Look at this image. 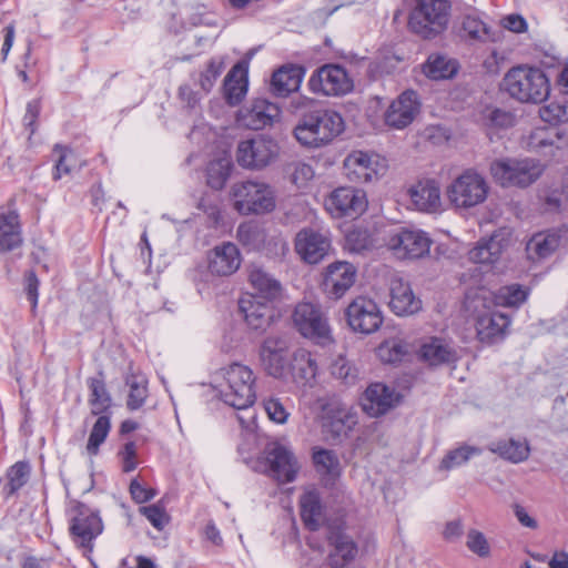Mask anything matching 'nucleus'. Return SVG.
<instances>
[{
    "instance_id": "ddd939ff",
    "label": "nucleus",
    "mask_w": 568,
    "mask_h": 568,
    "mask_svg": "<svg viewBox=\"0 0 568 568\" xmlns=\"http://www.w3.org/2000/svg\"><path fill=\"white\" fill-rule=\"evenodd\" d=\"M324 207L334 219L357 217L367 209L366 193L353 186L336 187L325 197Z\"/></svg>"
},
{
    "instance_id": "0eeeda50",
    "label": "nucleus",
    "mask_w": 568,
    "mask_h": 568,
    "mask_svg": "<svg viewBox=\"0 0 568 568\" xmlns=\"http://www.w3.org/2000/svg\"><path fill=\"white\" fill-rule=\"evenodd\" d=\"M487 194L486 180L473 170H466L447 189L450 203L460 209H469L483 203Z\"/></svg>"
},
{
    "instance_id": "39448f33",
    "label": "nucleus",
    "mask_w": 568,
    "mask_h": 568,
    "mask_svg": "<svg viewBox=\"0 0 568 568\" xmlns=\"http://www.w3.org/2000/svg\"><path fill=\"white\" fill-rule=\"evenodd\" d=\"M234 209L243 215L265 214L276 206L274 190L264 182L242 181L234 183L231 189Z\"/></svg>"
},
{
    "instance_id": "5fc2aeb1",
    "label": "nucleus",
    "mask_w": 568,
    "mask_h": 568,
    "mask_svg": "<svg viewBox=\"0 0 568 568\" xmlns=\"http://www.w3.org/2000/svg\"><path fill=\"white\" fill-rule=\"evenodd\" d=\"M377 355L383 362L395 364L406 355V348L402 341H385L378 346Z\"/></svg>"
},
{
    "instance_id": "1a4fd4ad",
    "label": "nucleus",
    "mask_w": 568,
    "mask_h": 568,
    "mask_svg": "<svg viewBox=\"0 0 568 568\" xmlns=\"http://www.w3.org/2000/svg\"><path fill=\"white\" fill-rule=\"evenodd\" d=\"M307 87L315 94L342 97L352 92L354 82L345 68L339 64L327 63L313 71Z\"/></svg>"
},
{
    "instance_id": "7c9ffc66",
    "label": "nucleus",
    "mask_w": 568,
    "mask_h": 568,
    "mask_svg": "<svg viewBox=\"0 0 568 568\" xmlns=\"http://www.w3.org/2000/svg\"><path fill=\"white\" fill-rule=\"evenodd\" d=\"M247 273L248 282L257 293L254 296L268 302L281 298L283 287L280 281L270 275L261 266L254 264L250 265Z\"/></svg>"
},
{
    "instance_id": "bb28decb",
    "label": "nucleus",
    "mask_w": 568,
    "mask_h": 568,
    "mask_svg": "<svg viewBox=\"0 0 568 568\" xmlns=\"http://www.w3.org/2000/svg\"><path fill=\"white\" fill-rule=\"evenodd\" d=\"M241 265V254L237 246L231 242L216 245L207 254V268L211 274L230 276Z\"/></svg>"
},
{
    "instance_id": "09e8293b",
    "label": "nucleus",
    "mask_w": 568,
    "mask_h": 568,
    "mask_svg": "<svg viewBox=\"0 0 568 568\" xmlns=\"http://www.w3.org/2000/svg\"><path fill=\"white\" fill-rule=\"evenodd\" d=\"M111 414L112 413H104L98 415L99 417L93 424L87 444V450L89 455H97L99 453L100 446L106 439L111 429Z\"/></svg>"
},
{
    "instance_id": "2eb2a0df",
    "label": "nucleus",
    "mask_w": 568,
    "mask_h": 568,
    "mask_svg": "<svg viewBox=\"0 0 568 568\" xmlns=\"http://www.w3.org/2000/svg\"><path fill=\"white\" fill-rule=\"evenodd\" d=\"M294 248L304 263L316 265L328 255L332 242L322 232L312 227H304L295 235Z\"/></svg>"
},
{
    "instance_id": "bf43d9fd",
    "label": "nucleus",
    "mask_w": 568,
    "mask_h": 568,
    "mask_svg": "<svg viewBox=\"0 0 568 568\" xmlns=\"http://www.w3.org/2000/svg\"><path fill=\"white\" fill-rule=\"evenodd\" d=\"M293 368L296 375L305 382L314 379L317 373V364L310 354H302L300 357H296Z\"/></svg>"
},
{
    "instance_id": "c9c22d12",
    "label": "nucleus",
    "mask_w": 568,
    "mask_h": 568,
    "mask_svg": "<svg viewBox=\"0 0 568 568\" xmlns=\"http://www.w3.org/2000/svg\"><path fill=\"white\" fill-rule=\"evenodd\" d=\"M247 65L244 62H237L226 74L223 82L224 97L226 102L235 106L241 103L247 85Z\"/></svg>"
},
{
    "instance_id": "4468645a",
    "label": "nucleus",
    "mask_w": 568,
    "mask_h": 568,
    "mask_svg": "<svg viewBox=\"0 0 568 568\" xmlns=\"http://www.w3.org/2000/svg\"><path fill=\"white\" fill-rule=\"evenodd\" d=\"M72 510L74 516L69 527L72 540L78 547L92 551L93 540L103 531L102 519L83 503H77Z\"/></svg>"
},
{
    "instance_id": "864d4df0",
    "label": "nucleus",
    "mask_w": 568,
    "mask_h": 568,
    "mask_svg": "<svg viewBox=\"0 0 568 568\" xmlns=\"http://www.w3.org/2000/svg\"><path fill=\"white\" fill-rule=\"evenodd\" d=\"M373 246L371 233L366 229L354 227L345 236V248L352 253H362Z\"/></svg>"
},
{
    "instance_id": "e2e57ef3",
    "label": "nucleus",
    "mask_w": 568,
    "mask_h": 568,
    "mask_svg": "<svg viewBox=\"0 0 568 568\" xmlns=\"http://www.w3.org/2000/svg\"><path fill=\"white\" fill-rule=\"evenodd\" d=\"M41 99H33L27 103L26 113L23 116V125L29 130L30 135L37 131V121L41 113Z\"/></svg>"
},
{
    "instance_id": "4c0bfd02",
    "label": "nucleus",
    "mask_w": 568,
    "mask_h": 568,
    "mask_svg": "<svg viewBox=\"0 0 568 568\" xmlns=\"http://www.w3.org/2000/svg\"><path fill=\"white\" fill-rule=\"evenodd\" d=\"M22 245L20 216L16 210L0 213V251L11 252Z\"/></svg>"
},
{
    "instance_id": "f8f14e48",
    "label": "nucleus",
    "mask_w": 568,
    "mask_h": 568,
    "mask_svg": "<svg viewBox=\"0 0 568 568\" xmlns=\"http://www.w3.org/2000/svg\"><path fill=\"white\" fill-rule=\"evenodd\" d=\"M344 314L349 328L355 333L364 335L378 331L384 321L377 303L366 296L355 297L347 305Z\"/></svg>"
},
{
    "instance_id": "de8ad7c7",
    "label": "nucleus",
    "mask_w": 568,
    "mask_h": 568,
    "mask_svg": "<svg viewBox=\"0 0 568 568\" xmlns=\"http://www.w3.org/2000/svg\"><path fill=\"white\" fill-rule=\"evenodd\" d=\"M233 164L229 159H217L209 163L206 168V183L216 191L222 190L231 176Z\"/></svg>"
},
{
    "instance_id": "6ab92c4d",
    "label": "nucleus",
    "mask_w": 568,
    "mask_h": 568,
    "mask_svg": "<svg viewBox=\"0 0 568 568\" xmlns=\"http://www.w3.org/2000/svg\"><path fill=\"white\" fill-rule=\"evenodd\" d=\"M402 395L395 388L376 382L367 386L361 397L363 410L371 417H379L399 405Z\"/></svg>"
},
{
    "instance_id": "f257e3e1",
    "label": "nucleus",
    "mask_w": 568,
    "mask_h": 568,
    "mask_svg": "<svg viewBox=\"0 0 568 568\" xmlns=\"http://www.w3.org/2000/svg\"><path fill=\"white\" fill-rule=\"evenodd\" d=\"M344 129V120L337 111L314 106L301 114L293 134L301 145L320 149L328 145Z\"/></svg>"
},
{
    "instance_id": "a19ab883",
    "label": "nucleus",
    "mask_w": 568,
    "mask_h": 568,
    "mask_svg": "<svg viewBox=\"0 0 568 568\" xmlns=\"http://www.w3.org/2000/svg\"><path fill=\"white\" fill-rule=\"evenodd\" d=\"M459 36L470 44L486 43L493 39L490 27L473 14L463 17Z\"/></svg>"
},
{
    "instance_id": "052dcab7",
    "label": "nucleus",
    "mask_w": 568,
    "mask_h": 568,
    "mask_svg": "<svg viewBox=\"0 0 568 568\" xmlns=\"http://www.w3.org/2000/svg\"><path fill=\"white\" fill-rule=\"evenodd\" d=\"M118 457L121 460V468L123 473L133 471L136 466V444L133 440H130L123 445V447L118 452Z\"/></svg>"
},
{
    "instance_id": "f03ea898",
    "label": "nucleus",
    "mask_w": 568,
    "mask_h": 568,
    "mask_svg": "<svg viewBox=\"0 0 568 568\" xmlns=\"http://www.w3.org/2000/svg\"><path fill=\"white\" fill-rule=\"evenodd\" d=\"M501 90L511 98L525 103H541L550 94V79L537 67L516 65L504 75Z\"/></svg>"
},
{
    "instance_id": "b1692460",
    "label": "nucleus",
    "mask_w": 568,
    "mask_h": 568,
    "mask_svg": "<svg viewBox=\"0 0 568 568\" xmlns=\"http://www.w3.org/2000/svg\"><path fill=\"white\" fill-rule=\"evenodd\" d=\"M419 109L420 102L417 92L406 90L386 110L385 123L390 128L402 130L414 121Z\"/></svg>"
},
{
    "instance_id": "4be33fe9",
    "label": "nucleus",
    "mask_w": 568,
    "mask_h": 568,
    "mask_svg": "<svg viewBox=\"0 0 568 568\" xmlns=\"http://www.w3.org/2000/svg\"><path fill=\"white\" fill-rule=\"evenodd\" d=\"M272 303L260 300L254 294H247L240 298V313L252 331L264 332L272 324L276 315Z\"/></svg>"
},
{
    "instance_id": "680f3d73",
    "label": "nucleus",
    "mask_w": 568,
    "mask_h": 568,
    "mask_svg": "<svg viewBox=\"0 0 568 568\" xmlns=\"http://www.w3.org/2000/svg\"><path fill=\"white\" fill-rule=\"evenodd\" d=\"M23 280L24 291L31 303V310L34 313L38 305L40 281L33 270L26 271Z\"/></svg>"
},
{
    "instance_id": "7ed1b4c3",
    "label": "nucleus",
    "mask_w": 568,
    "mask_h": 568,
    "mask_svg": "<svg viewBox=\"0 0 568 568\" xmlns=\"http://www.w3.org/2000/svg\"><path fill=\"white\" fill-rule=\"evenodd\" d=\"M450 9L448 0H416L409 12L408 28L422 39H435L447 29Z\"/></svg>"
},
{
    "instance_id": "774afa93",
    "label": "nucleus",
    "mask_w": 568,
    "mask_h": 568,
    "mask_svg": "<svg viewBox=\"0 0 568 568\" xmlns=\"http://www.w3.org/2000/svg\"><path fill=\"white\" fill-rule=\"evenodd\" d=\"M333 374L346 385H353L357 379V369L345 362L336 363L333 367Z\"/></svg>"
},
{
    "instance_id": "393cba45",
    "label": "nucleus",
    "mask_w": 568,
    "mask_h": 568,
    "mask_svg": "<svg viewBox=\"0 0 568 568\" xmlns=\"http://www.w3.org/2000/svg\"><path fill=\"white\" fill-rule=\"evenodd\" d=\"M281 116V109L277 104L264 98H257L239 112V119L244 126L258 131L272 125Z\"/></svg>"
},
{
    "instance_id": "a211bd4d",
    "label": "nucleus",
    "mask_w": 568,
    "mask_h": 568,
    "mask_svg": "<svg viewBox=\"0 0 568 568\" xmlns=\"http://www.w3.org/2000/svg\"><path fill=\"white\" fill-rule=\"evenodd\" d=\"M265 459L270 476L278 484H288L295 480L300 467L295 455L286 446L277 442L268 444L265 449Z\"/></svg>"
},
{
    "instance_id": "c03bdc74",
    "label": "nucleus",
    "mask_w": 568,
    "mask_h": 568,
    "mask_svg": "<svg viewBox=\"0 0 568 568\" xmlns=\"http://www.w3.org/2000/svg\"><path fill=\"white\" fill-rule=\"evenodd\" d=\"M239 242L248 251H260L266 241V231L257 222L250 221L239 225L236 230Z\"/></svg>"
},
{
    "instance_id": "f704fd0d",
    "label": "nucleus",
    "mask_w": 568,
    "mask_h": 568,
    "mask_svg": "<svg viewBox=\"0 0 568 568\" xmlns=\"http://www.w3.org/2000/svg\"><path fill=\"white\" fill-rule=\"evenodd\" d=\"M565 139V133L558 128H538L534 130L527 141V148L544 156H554L555 150H559V141Z\"/></svg>"
},
{
    "instance_id": "e433bc0d",
    "label": "nucleus",
    "mask_w": 568,
    "mask_h": 568,
    "mask_svg": "<svg viewBox=\"0 0 568 568\" xmlns=\"http://www.w3.org/2000/svg\"><path fill=\"white\" fill-rule=\"evenodd\" d=\"M312 462L323 481L335 483L339 478L342 468L334 450L315 446L312 448Z\"/></svg>"
},
{
    "instance_id": "a878e982",
    "label": "nucleus",
    "mask_w": 568,
    "mask_h": 568,
    "mask_svg": "<svg viewBox=\"0 0 568 568\" xmlns=\"http://www.w3.org/2000/svg\"><path fill=\"white\" fill-rule=\"evenodd\" d=\"M327 542L333 548L326 558L329 568H347L357 557L356 542L339 528H329Z\"/></svg>"
},
{
    "instance_id": "4d7b16f0",
    "label": "nucleus",
    "mask_w": 568,
    "mask_h": 568,
    "mask_svg": "<svg viewBox=\"0 0 568 568\" xmlns=\"http://www.w3.org/2000/svg\"><path fill=\"white\" fill-rule=\"evenodd\" d=\"M467 548L480 558H487L490 555V546L485 535L476 529H470L467 534Z\"/></svg>"
},
{
    "instance_id": "58836bf2",
    "label": "nucleus",
    "mask_w": 568,
    "mask_h": 568,
    "mask_svg": "<svg viewBox=\"0 0 568 568\" xmlns=\"http://www.w3.org/2000/svg\"><path fill=\"white\" fill-rule=\"evenodd\" d=\"M87 385L90 389L89 404L91 406V414L111 413L112 397L106 389L103 372L99 371L97 376L89 377Z\"/></svg>"
},
{
    "instance_id": "338daca9",
    "label": "nucleus",
    "mask_w": 568,
    "mask_h": 568,
    "mask_svg": "<svg viewBox=\"0 0 568 568\" xmlns=\"http://www.w3.org/2000/svg\"><path fill=\"white\" fill-rule=\"evenodd\" d=\"M130 494L134 501L143 504L151 500L156 495V491L153 488L143 487L139 480L134 478L130 483Z\"/></svg>"
},
{
    "instance_id": "6e6d98bb",
    "label": "nucleus",
    "mask_w": 568,
    "mask_h": 568,
    "mask_svg": "<svg viewBox=\"0 0 568 568\" xmlns=\"http://www.w3.org/2000/svg\"><path fill=\"white\" fill-rule=\"evenodd\" d=\"M139 510L158 530H162L170 521V516L159 504L142 506Z\"/></svg>"
},
{
    "instance_id": "aec40b11",
    "label": "nucleus",
    "mask_w": 568,
    "mask_h": 568,
    "mask_svg": "<svg viewBox=\"0 0 568 568\" xmlns=\"http://www.w3.org/2000/svg\"><path fill=\"white\" fill-rule=\"evenodd\" d=\"M356 277L357 268L352 263L336 261L325 270L323 291L329 300H339L355 284Z\"/></svg>"
},
{
    "instance_id": "5701e85b",
    "label": "nucleus",
    "mask_w": 568,
    "mask_h": 568,
    "mask_svg": "<svg viewBox=\"0 0 568 568\" xmlns=\"http://www.w3.org/2000/svg\"><path fill=\"white\" fill-rule=\"evenodd\" d=\"M356 415L343 406L323 407L322 430L333 442H341L356 425Z\"/></svg>"
},
{
    "instance_id": "c85d7f7f",
    "label": "nucleus",
    "mask_w": 568,
    "mask_h": 568,
    "mask_svg": "<svg viewBox=\"0 0 568 568\" xmlns=\"http://www.w3.org/2000/svg\"><path fill=\"white\" fill-rule=\"evenodd\" d=\"M305 69L297 64H286L273 72L270 91L281 98L298 90Z\"/></svg>"
},
{
    "instance_id": "13d9d810",
    "label": "nucleus",
    "mask_w": 568,
    "mask_h": 568,
    "mask_svg": "<svg viewBox=\"0 0 568 568\" xmlns=\"http://www.w3.org/2000/svg\"><path fill=\"white\" fill-rule=\"evenodd\" d=\"M53 152L58 154V160L54 165L53 180H60L62 174H69L71 172L70 159L73 156V152L70 148L55 144Z\"/></svg>"
},
{
    "instance_id": "0e129e2a",
    "label": "nucleus",
    "mask_w": 568,
    "mask_h": 568,
    "mask_svg": "<svg viewBox=\"0 0 568 568\" xmlns=\"http://www.w3.org/2000/svg\"><path fill=\"white\" fill-rule=\"evenodd\" d=\"M264 409L270 419L277 424H284L287 420L288 413L278 398L265 399Z\"/></svg>"
},
{
    "instance_id": "8fccbe9b",
    "label": "nucleus",
    "mask_w": 568,
    "mask_h": 568,
    "mask_svg": "<svg viewBox=\"0 0 568 568\" xmlns=\"http://www.w3.org/2000/svg\"><path fill=\"white\" fill-rule=\"evenodd\" d=\"M480 449L469 445H463L458 448L447 452L439 464V469L450 470L455 467L466 464L471 456L479 455Z\"/></svg>"
},
{
    "instance_id": "a18cd8bd",
    "label": "nucleus",
    "mask_w": 568,
    "mask_h": 568,
    "mask_svg": "<svg viewBox=\"0 0 568 568\" xmlns=\"http://www.w3.org/2000/svg\"><path fill=\"white\" fill-rule=\"evenodd\" d=\"M529 295L530 287L513 283L499 287L495 294V301L497 305L518 308L527 301Z\"/></svg>"
},
{
    "instance_id": "6e6552de",
    "label": "nucleus",
    "mask_w": 568,
    "mask_h": 568,
    "mask_svg": "<svg viewBox=\"0 0 568 568\" xmlns=\"http://www.w3.org/2000/svg\"><path fill=\"white\" fill-rule=\"evenodd\" d=\"M293 324L297 332L320 345L332 341L331 327L320 306L310 303H298L293 312Z\"/></svg>"
},
{
    "instance_id": "9d476101",
    "label": "nucleus",
    "mask_w": 568,
    "mask_h": 568,
    "mask_svg": "<svg viewBox=\"0 0 568 568\" xmlns=\"http://www.w3.org/2000/svg\"><path fill=\"white\" fill-rule=\"evenodd\" d=\"M387 169V160L374 152L356 150L344 160L345 176L354 183H369L378 180Z\"/></svg>"
},
{
    "instance_id": "473e14b6",
    "label": "nucleus",
    "mask_w": 568,
    "mask_h": 568,
    "mask_svg": "<svg viewBox=\"0 0 568 568\" xmlns=\"http://www.w3.org/2000/svg\"><path fill=\"white\" fill-rule=\"evenodd\" d=\"M420 358L429 366L455 364L458 361L456 349L440 337H430L420 347Z\"/></svg>"
},
{
    "instance_id": "37998d69",
    "label": "nucleus",
    "mask_w": 568,
    "mask_h": 568,
    "mask_svg": "<svg viewBox=\"0 0 568 568\" xmlns=\"http://www.w3.org/2000/svg\"><path fill=\"white\" fill-rule=\"evenodd\" d=\"M504 245L498 235L494 234L488 240H480L468 253L469 260L474 263L493 264L501 255Z\"/></svg>"
},
{
    "instance_id": "603ef678",
    "label": "nucleus",
    "mask_w": 568,
    "mask_h": 568,
    "mask_svg": "<svg viewBox=\"0 0 568 568\" xmlns=\"http://www.w3.org/2000/svg\"><path fill=\"white\" fill-rule=\"evenodd\" d=\"M224 69L225 64L222 57H213L209 60L205 69L199 73L197 80L199 85L205 93L211 92Z\"/></svg>"
},
{
    "instance_id": "3c124183",
    "label": "nucleus",
    "mask_w": 568,
    "mask_h": 568,
    "mask_svg": "<svg viewBox=\"0 0 568 568\" xmlns=\"http://www.w3.org/2000/svg\"><path fill=\"white\" fill-rule=\"evenodd\" d=\"M30 466L27 462H17L7 473L8 483L6 485V495L10 497L21 489L28 481Z\"/></svg>"
},
{
    "instance_id": "9b49d317",
    "label": "nucleus",
    "mask_w": 568,
    "mask_h": 568,
    "mask_svg": "<svg viewBox=\"0 0 568 568\" xmlns=\"http://www.w3.org/2000/svg\"><path fill=\"white\" fill-rule=\"evenodd\" d=\"M278 152L277 142L261 134L239 143L236 160L242 168L262 169L271 164L277 158Z\"/></svg>"
},
{
    "instance_id": "72a5a7b5",
    "label": "nucleus",
    "mask_w": 568,
    "mask_h": 568,
    "mask_svg": "<svg viewBox=\"0 0 568 568\" xmlns=\"http://www.w3.org/2000/svg\"><path fill=\"white\" fill-rule=\"evenodd\" d=\"M325 506L318 490L311 489L300 497V515L310 531H317L324 518Z\"/></svg>"
},
{
    "instance_id": "49530a36",
    "label": "nucleus",
    "mask_w": 568,
    "mask_h": 568,
    "mask_svg": "<svg viewBox=\"0 0 568 568\" xmlns=\"http://www.w3.org/2000/svg\"><path fill=\"white\" fill-rule=\"evenodd\" d=\"M125 384L130 388L126 407L129 410H138L148 397V381L143 375L129 373L125 376Z\"/></svg>"
},
{
    "instance_id": "423d86ee",
    "label": "nucleus",
    "mask_w": 568,
    "mask_h": 568,
    "mask_svg": "<svg viewBox=\"0 0 568 568\" xmlns=\"http://www.w3.org/2000/svg\"><path fill=\"white\" fill-rule=\"evenodd\" d=\"M544 172V166L534 159H501L490 164L494 180L504 187H527L536 182Z\"/></svg>"
},
{
    "instance_id": "79ce46f5",
    "label": "nucleus",
    "mask_w": 568,
    "mask_h": 568,
    "mask_svg": "<svg viewBox=\"0 0 568 568\" xmlns=\"http://www.w3.org/2000/svg\"><path fill=\"white\" fill-rule=\"evenodd\" d=\"M423 71L432 80L450 79L457 73L458 64L444 54L433 53L424 63Z\"/></svg>"
},
{
    "instance_id": "69168bd1",
    "label": "nucleus",
    "mask_w": 568,
    "mask_h": 568,
    "mask_svg": "<svg viewBox=\"0 0 568 568\" xmlns=\"http://www.w3.org/2000/svg\"><path fill=\"white\" fill-rule=\"evenodd\" d=\"M487 125L491 128L506 129L514 124V115L501 109H494L486 118Z\"/></svg>"
},
{
    "instance_id": "2f4dec72",
    "label": "nucleus",
    "mask_w": 568,
    "mask_h": 568,
    "mask_svg": "<svg viewBox=\"0 0 568 568\" xmlns=\"http://www.w3.org/2000/svg\"><path fill=\"white\" fill-rule=\"evenodd\" d=\"M509 324V316L500 312L481 314L476 321L477 337L481 343L493 344L498 337L504 336Z\"/></svg>"
},
{
    "instance_id": "ea45409f",
    "label": "nucleus",
    "mask_w": 568,
    "mask_h": 568,
    "mask_svg": "<svg viewBox=\"0 0 568 568\" xmlns=\"http://www.w3.org/2000/svg\"><path fill=\"white\" fill-rule=\"evenodd\" d=\"M488 449L513 464L525 462L530 454V447L526 440L521 442L514 438L494 442L488 446Z\"/></svg>"
},
{
    "instance_id": "f3484780",
    "label": "nucleus",
    "mask_w": 568,
    "mask_h": 568,
    "mask_svg": "<svg viewBox=\"0 0 568 568\" xmlns=\"http://www.w3.org/2000/svg\"><path fill=\"white\" fill-rule=\"evenodd\" d=\"M288 339L283 335H270L261 344L258 355L264 371L275 378L284 377L288 363Z\"/></svg>"
},
{
    "instance_id": "c756f323",
    "label": "nucleus",
    "mask_w": 568,
    "mask_h": 568,
    "mask_svg": "<svg viewBox=\"0 0 568 568\" xmlns=\"http://www.w3.org/2000/svg\"><path fill=\"white\" fill-rule=\"evenodd\" d=\"M409 195L414 205L422 212L435 213L442 206L439 184L433 179L419 181L412 186Z\"/></svg>"
},
{
    "instance_id": "dca6fc26",
    "label": "nucleus",
    "mask_w": 568,
    "mask_h": 568,
    "mask_svg": "<svg viewBox=\"0 0 568 568\" xmlns=\"http://www.w3.org/2000/svg\"><path fill=\"white\" fill-rule=\"evenodd\" d=\"M432 241L420 230L398 227L390 232L386 245L397 254L407 258H419L429 252Z\"/></svg>"
},
{
    "instance_id": "412c9836",
    "label": "nucleus",
    "mask_w": 568,
    "mask_h": 568,
    "mask_svg": "<svg viewBox=\"0 0 568 568\" xmlns=\"http://www.w3.org/2000/svg\"><path fill=\"white\" fill-rule=\"evenodd\" d=\"M556 251H568V224L535 234L527 244L531 258L544 260Z\"/></svg>"
},
{
    "instance_id": "20e7f679",
    "label": "nucleus",
    "mask_w": 568,
    "mask_h": 568,
    "mask_svg": "<svg viewBox=\"0 0 568 568\" xmlns=\"http://www.w3.org/2000/svg\"><path fill=\"white\" fill-rule=\"evenodd\" d=\"M223 371L225 384L220 390L222 400L235 409L251 407L256 400L253 371L240 363H233Z\"/></svg>"
},
{
    "instance_id": "cd10ccee",
    "label": "nucleus",
    "mask_w": 568,
    "mask_h": 568,
    "mask_svg": "<svg viewBox=\"0 0 568 568\" xmlns=\"http://www.w3.org/2000/svg\"><path fill=\"white\" fill-rule=\"evenodd\" d=\"M389 307L396 315H413L422 310V301L414 295L408 283L394 280L390 285Z\"/></svg>"
}]
</instances>
